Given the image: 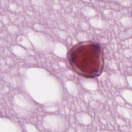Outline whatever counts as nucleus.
<instances>
[{"instance_id":"20e7f679","label":"nucleus","mask_w":132,"mask_h":132,"mask_svg":"<svg viewBox=\"0 0 132 132\" xmlns=\"http://www.w3.org/2000/svg\"><path fill=\"white\" fill-rule=\"evenodd\" d=\"M74 53H72L71 54V61L74 63L75 62V59H76V56L74 55Z\"/></svg>"},{"instance_id":"f257e3e1","label":"nucleus","mask_w":132,"mask_h":132,"mask_svg":"<svg viewBox=\"0 0 132 132\" xmlns=\"http://www.w3.org/2000/svg\"><path fill=\"white\" fill-rule=\"evenodd\" d=\"M36 104L37 106V110L30 112V117L33 119V121L36 123L35 125L38 128V124L44 116L48 114V113L44 110L45 106L44 105L38 103H37Z\"/></svg>"},{"instance_id":"39448f33","label":"nucleus","mask_w":132,"mask_h":132,"mask_svg":"<svg viewBox=\"0 0 132 132\" xmlns=\"http://www.w3.org/2000/svg\"><path fill=\"white\" fill-rule=\"evenodd\" d=\"M22 132H27L26 130L25 129H23L22 130Z\"/></svg>"},{"instance_id":"7ed1b4c3","label":"nucleus","mask_w":132,"mask_h":132,"mask_svg":"<svg viewBox=\"0 0 132 132\" xmlns=\"http://www.w3.org/2000/svg\"><path fill=\"white\" fill-rule=\"evenodd\" d=\"M28 121H27V119L24 120L23 118H19L18 119V122L21 125L25 124L26 122H28Z\"/></svg>"},{"instance_id":"0eeeda50","label":"nucleus","mask_w":132,"mask_h":132,"mask_svg":"<svg viewBox=\"0 0 132 132\" xmlns=\"http://www.w3.org/2000/svg\"><path fill=\"white\" fill-rule=\"evenodd\" d=\"M125 100V102H126V101L125 100Z\"/></svg>"},{"instance_id":"f03ea898","label":"nucleus","mask_w":132,"mask_h":132,"mask_svg":"<svg viewBox=\"0 0 132 132\" xmlns=\"http://www.w3.org/2000/svg\"><path fill=\"white\" fill-rule=\"evenodd\" d=\"M97 71L96 70H92L88 72V74L92 75L86 76V77L87 78H93L96 75L95 73Z\"/></svg>"},{"instance_id":"423d86ee","label":"nucleus","mask_w":132,"mask_h":132,"mask_svg":"<svg viewBox=\"0 0 132 132\" xmlns=\"http://www.w3.org/2000/svg\"><path fill=\"white\" fill-rule=\"evenodd\" d=\"M125 104H127L129 105H131L128 103V102H126V103Z\"/></svg>"}]
</instances>
